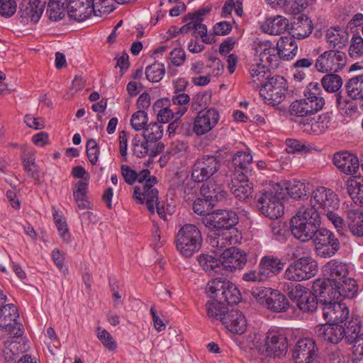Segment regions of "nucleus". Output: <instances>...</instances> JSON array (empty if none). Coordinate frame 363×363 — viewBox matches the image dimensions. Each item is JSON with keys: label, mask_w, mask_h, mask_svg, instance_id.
Here are the masks:
<instances>
[{"label": "nucleus", "mask_w": 363, "mask_h": 363, "mask_svg": "<svg viewBox=\"0 0 363 363\" xmlns=\"http://www.w3.org/2000/svg\"><path fill=\"white\" fill-rule=\"evenodd\" d=\"M324 279L316 280L313 291L320 297L352 298L357 291L356 281L348 277V264L338 259L328 262L322 268Z\"/></svg>", "instance_id": "nucleus-1"}, {"label": "nucleus", "mask_w": 363, "mask_h": 363, "mask_svg": "<svg viewBox=\"0 0 363 363\" xmlns=\"http://www.w3.org/2000/svg\"><path fill=\"white\" fill-rule=\"evenodd\" d=\"M339 206L338 196L331 189L320 186L312 191L310 205L306 208H313L317 211V213L325 215L337 231L343 233L345 230L344 219L336 213Z\"/></svg>", "instance_id": "nucleus-2"}, {"label": "nucleus", "mask_w": 363, "mask_h": 363, "mask_svg": "<svg viewBox=\"0 0 363 363\" xmlns=\"http://www.w3.org/2000/svg\"><path fill=\"white\" fill-rule=\"evenodd\" d=\"M320 225V216L313 208L302 206L290 220V230L292 235L302 242L313 239L317 228Z\"/></svg>", "instance_id": "nucleus-3"}, {"label": "nucleus", "mask_w": 363, "mask_h": 363, "mask_svg": "<svg viewBox=\"0 0 363 363\" xmlns=\"http://www.w3.org/2000/svg\"><path fill=\"white\" fill-rule=\"evenodd\" d=\"M203 238L199 228L194 224H184L177 232L176 248L184 257H191L201 248Z\"/></svg>", "instance_id": "nucleus-4"}, {"label": "nucleus", "mask_w": 363, "mask_h": 363, "mask_svg": "<svg viewBox=\"0 0 363 363\" xmlns=\"http://www.w3.org/2000/svg\"><path fill=\"white\" fill-rule=\"evenodd\" d=\"M137 182L140 185L134 187L133 198L136 203H145L150 213H154V201H157L158 191L154 186L157 183V178L150 176V172L144 169L137 172Z\"/></svg>", "instance_id": "nucleus-5"}, {"label": "nucleus", "mask_w": 363, "mask_h": 363, "mask_svg": "<svg viewBox=\"0 0 363 363\" xmlns=\"http://www.w3.org/2000/svg\"><path fill=\"white\" fill-rule=\"evenodd\" d=\"M6 296L0 290V329L8 332L14 337H21L23 334V325L17 322L19 313L12 303L6 304Z\"/></svg>", "instance_id": "nucleus-6"}, {"label": "nucleus", "mask_w": 363, "mask_h": 363, "mask_svg": "<svg viewBox=\"0 0 363 363\" xmlns=\"http://www.w3.org/2000/svg\"><path fill=\"white\" fill-rule=\"evenodd\" d=\"M319 103H313L306 97L293 101L289 106V116L291 121L303 126L309 125L314 121L313 116L323 108Z\"/></svg>", "instance_id": "nucleus-7"}, {"label": "nucleus", "mask_w": 363, "mask_h": 363, "mask_svg": "<svg viewBox=\"0 0 363 363\" xmlns=\"http://www.w3.org/2000/svg\"><path fill=\"white\" fill-rule=\"evenodd\" d=\"M286 91V80L281 76H274L262 84L259 94L266 104L276 106L284 100Z\"/></svg>", "instance_id": "nucleus-8"}, {"label": "nucleus", "mask_w": 363, "mask_h": 363, "mask_svg": "<svg viewBox=\"0 0 363 363\" xmlns=\"http://www.w3.org/2000/svg\"><path fill=\"white\" fill-rule=\"evenodd\" d=\"M312 240L316 254L323 258L333 257L340 248V241L335 234L325 228H317Z\"/></svg>", "instance_id": "nucleus-9"}, {"label": "nucleus", "mask_w": 363, "mask_h": 363, "mask_svg": "<svg viewBox=\"0 0 363 363\" xmlns=\"http://www.w3.org/2000/svg\"><path fill=\"white\" fill-rule=\"evenodd\" d=\"M317 272V262L311 257H302L289 266L284 277L288 280L301 281L313 277Z\"/></svg>", "instance_id": "nucleus-10"}, {"label": "nucleus", "mask_w": 363, "mask_h": 363, "mask_svg": "<svg viewBox=\"0 0 363 363\" xmlns=\"http://www.w3.org/2000/svg\"><path fill=\"white\" fill-rule=\"evenodd\" d=\"M347 63L346 54L339 50H329L320 54L315 62V67L322 73L337 72Z\"/></svg>", "instance_id": "nucleus-11"}, {"label": "nucleus", "mask_w": 363, "mask_h": 363, "mask_svg": "<svg viewBox=\"0 0 363 363\" xmlns=\"http://www.w3.org/2000/svg\"><path fill=\"white\" fill-rule=\"evenodd\" d=\"M220 162L214 155H203L194 162L191 170V179L195 182L207 181L220 169Z\"/></svg>", "instance_id": "nucleus-12"}, {"label": "nucleus", "mask_w": 363, "mask_h": 363, "mask_svg": "<svg viewBox=\"0 0 363 363\" xmlns=\"http://www.w3.org/2000/svg\"><path fill=\"white\" fill-rule=\"evenodd\" d=\"M336 298L320 297L319 308L328 323L340 324L349 317V309L345 303L335 301Z\"/></svg>", "instance_id": "nucleus-13"}, {"label": "nucleus", "mask_w": 363, "mask_h": 363, "mask_svg": "<svg viewBox=\"0 0 363 363\" xmlns=\"http://www.w3.org/2000/svg\"><path fill=\"white\" fill-rule=\"evenodd\" d=\"M257 206L266 217L277 219L284 213V206L280 199L272 191L259 192L255 195Z\"/></svg>", "instance_id": "nucleus-14"}, {"label": "nucleus", "mask_w": 363, "mask_h": 363, "mask_svg": "<svg viewBox=\"0 0 363 363\" xmlns=\"http://www.w3.org/2000/svg\"><path fill=\"white\" fill-rule=\"evenodd\" d=\"M203 223L209 230L223 231L235 226L238 222L237 213L231 210H218L203 217Z\"/></svg>", "instance_id": "nucleus-15"}, {"label": "nucleus", "mask_w": 363, "mask_h": 363, "mask_svg": "<svg viewBox=\"0 0 363 363\" xmlns=\"http://www.w3.org/2000/svg\"><path fill=\"white\" fill-rule=\"evenodd\" d=\"M318 347L311 338H303L295 345L292 357L296 363H313L318 357Z\"/></svg>", "instance_id": "nucleus-16"}, {"label": "nucleus", "mask_w": 363, "mask_h": 363, "mask_svg": "<svg viewBox=\"0 0 363 363\" xmlns=\"http://www.w3.org/2000/svg\"><path fill=\"white\" fill-rule=\"evenodd\" d=\"M222 272L224 271L233 272L243 268L247 262V255L245 251L235 247L225 249L220 256Z\"/></svg>", "instance_id": "nucleus-17"}, {"label": "nucleus", "mask_w": 363, "mask_h": 363, "mask_svg": "<svg viewBox=\"0 0 363 363\" xmlns=\"http://www.w3.org/2000/svg\"><path fill=\"white\" fill-rule=\"evenodd\" d=\"M219 113L213 108L200 111L194 121L193 131L201 135L211 130L217 125Z\"/></svg>", "instance_id": "nucleus-18"}, {"label": "nucleus", "mask_w": 363, "mask_h": 363, "mask_svg": "<svg viewBox=\"0 0 363 363\" xmlns=\"http://www.w3.org/2000/svg\"><path fill=\"white\" fill-rule=\"evenodd\" d=\"M287 338L278 332H269L265 339V352L267 356L279 357L287 350Z\"/></svg>", "instance_id": "nucleus-19"}, {"label": "nucleus", "mask_w": 363, "mask_h": 363, "mask_svg": "<svg viewBox=\"0 0 363 363\" xmlns=\"http://www.w3.org/2000/svg\"><path fill=\"white\" fill-rule=\"evenodd\" d=\"M343 233L337 231L340 235H346L347 230L356 238L363 237V212L359 209H350L346 213V220H344Z\"/></svg>", "instance_id": "nucleus-20"}, {"label": "nucleus", "mask_w": 363, "mask_h": 363, "mask_svg": "<svg viewBox=\"0 0 363 363\" xmlns=\"http://www.w3.org/2000/svg\"><path fill=\"white\" fill-rule=\"evenodd\" d=\"M344 332L343 325L331 323L318 325L315 328L318 337L332 344L340 342L344 338Z\"/></svg>", "instance_id": "nucleus-21"}, {"label": "nucleus", "mask_w": 363, "mask_h": 363, "mask_svg": "<svg viewBox=\"0 0 363 363\" xmlns=\"http://www.w3.org/2000/svg\"><path fill=\"white\" fill-rule=\"evenodd\" d=\"M222 323L231 333L238 335L243 334L247 327L245 315L240 311L233 309L223 317Z\"/></svg>", "instance_id": "nucleus-22"}, {"label": "nucleus", "mask_w": 363, "mask_h": 363, "mask_svg": "<svg viewBox=\"0 0 363 363\" xmlns=\"http://www.w3.org/2000/svg\"><path fill=\"white\" fill-rule=\"evenodd\" d=\"M333 160L335 166L346 174H355L359 167L358 158L347 151L335 153Z\"/></svg>", "instance_id": "nucleus-23"}, {"label": "nucleus", "mask_w": 363, "mask_h": 363, "mask_svg": "<svg viewBox=\"0 0 363 363\" xmlns=\"http://www.w3.org/2000/svg\"><path fill=\"white\" fill-rule=\"evenodd\" d=\"M200 191L203 197L213 203L215 206L216 203L224 201L228 196L223 184L213 179L203 184Z\"/></svg>", "instance_id": "nucleus-24"}, {"label": "nucleus", "mask_w": 363, "mask_h": 363, "mask_svg": "<svg viewBox=\"0 0 363 363\" xmlns=\"http://www.w3.org/2000/svg\"><path fill=\"white\" fill-rule=\"evenodd\" d=\"M284 265L285 263L277 257L264 256L259 264L260 274L267 279L279 274L284 269Z\"/></svg>", "instance_id": "nucleus-25"}, {"label": "nucleus", "mask_w": 363, "mask_h": 363, "mask_svg": "<svg viewBox=\"0 0 363 363\" xmlns=\"http://www.w3.org/2000/svg\"><path fill=\"white\" fill-rule=\"evenodd\" d=\"M295 38L291 35L279 38L277 43V50L281 59L291 60L297 55L298 45Z\"/></svg>", "instance_id": "nucleus-26"}, {"label": "nucleus", "mask_w": 363, "mask_h": 363, "mask_svg": "<svg viewBox=\"0 0 363 363\" xmlns=\"http://www.w3.org/2000/svg\"><path fill=\"white\" fill-rule=\"evenodd\" d=\"M234 240L230 233L217 230H210L207 236V241L215 252L229 247Z\"/></svg>", "instance_id": "nucleus-27"}, {"label": "nucleus", "mask_w": 363, "mask_h": 363, "mask_svg": "<svg viewBox=\"0 0 363 363\" xmlns=\"http://www.w3.org/2000/svg\"><path fill=\"white\" fill-rule=\"evenodd\" d=\"M169 105L167 99H161L155 101L152 106V111L160 124L169 123L173 118L177 119L180 117L176 115L175 109L169 108Z\"/></svg>", "instance_id": "nucleus-28"}, {"label": "nucleus", "mask_w": 363, "mask_h": 363, "mask_svg": "<svg viewBox=\"0 0 363 363\" xmlns=\"http://www.w3.org/2000/svg\"><path fill=\"white\" fill-rule=\"evenodd\" d=\"M289 21L283 16L268 18L262 25V30L270 35H280L289 28Z\"/></svg>", "instance_id": "nucleus-29"}, {"label": "nucleus", "mask_w": 363, "mask_h": 363, "mask_svg": "<svg viewBox=\"0 0 363 363\" xmlns=\"http://www.w3.org/2000/svg\"><path fill=\"white\" fill-rule=\"evenodd\" d=\"M313 29L312 21L306 16H298L293 23L291 35L298 39H303L310 35Z\"/></svg>", "instance_id": "nucleus-30"}, {"label": "nucleus", "mask_w": 363, "mask_h": 363, "mask_svg": "<svg viewBox=\"0 0 363 363\" xmlns=\"http://www.w3.org/2000/svg\"><path fill=\"white\" fill-rule=\"evenodd\" d=\"M348 33L340 27L330 28L327 30L326 40L333 50L341 49L348 41Z\"/></svg>", "instance_id": "nucleus-31"}, {"label": "nucleus", "mask_w": 363, "mask_h": 363, "mask_svg": "<svg viewBox=\"0 0 363 363\" xmlns=\"http://www.w3.org/2000/svg\"><path fill=\"white\" fill-rule=\"evenodd\" d=\"M265 301L264 306L275 313L286 311L289 306L286 297L278 291H270Z\"/></svg>", "instance_id": "nucleus-32"}, {"label": "nucleus", "mask_w": 363, "mask_h": 363, "mask_svg": "<svg viewBox=\"0 0 363 363\" xmlns=\"http://www.w3.org/2000/svg\"><path fill=\"white\" fill-rule=\"evenodd\" d=\"M201 267L210 274H223L220 259H217L207 254H201L198 257Z\"/></svg>", "instance_id": "nucleus-33"}, {"label": "nucleus", "mask_w": 363, "mask_h": 363, "mask_svg": "<svg viewBox=\"0 0 363 363\" xmlns=\"http://www.w3.org/2000/svg\"><path fill=\"white\" fill-rule=\"evenodd\" d=\"M230 281L224 278H216L208 281L207 284L208 292L213 299L219 300L223 298L225 292L228 288V284Z\"/></svg>", "instance_id": "nucleus-34"}, {"label": "nucleus", "mask_w": 363, "mask_h": 363, "mask_svg": "<svg viewBox=\"0 0 363 363\" xmlns=\"http://www.w3.org/2000/svg\"><path fill=\"white\" fill-rule=\"evenodd\" d=\"M269 69L265 65L262 63H256L252 65L250 69V76L252 78V86L254 88H259V86L266 82L267 79H269L267 73Z\"/></svg>", "instance_id": "nucleus-35"}, {"label": "nucleus", "mask_w": 363, "mask_h": 363, "mask_svg": "<svg viewBox=\"0 0 363 363\" xmlns=\"http://www.w3.org/2000/svg\"><path fill=\"white\" fill-rule=\"evenodd\" d=\"M345 89L350 99H363V74L350 79L345 84Z\"/></svg>", "instance_id": "nucleus-36"}, {"label": "nucleus", "mask_w": 363, "mask_h": 363, "mask_svg": "<svg viewBox=\"0 0 363 363\" xmlns=\"http://www.w3.org/2000/svg\"><path fill=\"white\" fill-rule=\"evenodd\" d=\"M206 309L209 318L220 321H222L223 317H225V314L229 312L225 303L216 299L208 301L206 303Z\"/></svg>", "instance_id": "nucleus-37"}, {"label": "nucleus", "mask_w": 363, "mask_h": 363, "mask_svg": "<svg viewBox=\"0 0 363 363\" xmlns=\"http://www.w3.org/2000/svg\"><path fill=\"white\" fill-rule=\"evenodd\" d=\"M45 1L40 0H30L28 6L23 11V16L37 23L44 11Z\"/></svg>", "instance_id": "nucleus-38"}, {"label": "nucleus", "mask_w": 363, "mask_h": 363, "mask_svg": "<svg viewBox=\"0 0 363 363\" xmlns=\"http://www.w3.org/2000/svg\"><path fill=\"white\" fill-rule=\"evenodd\" d=\"M347 190L352 201L357 205L363 206V178L349 180Z\"/></svg>", "instance_id": "nucleus-39"}, {"label": "nucleus", "mask_w": 363, "mask_h": 363, "mask_svg": "<svg viewBox=\"0 0 363 363\" xmlns=\"http://www.w3.org/2000/svg\"><path fill=\"white\" fill-rule=\"evenodd\" d=\"M313 292L314 294L308 291L300 298L296 304L299 310L303 312H313L318 308L319 301H318L317 296L320 297V295L316 294L315 291Z\"/></svg>", "instance_id": "nucleus-40"}, {"label": "nucleus", "mask_w": 363, "mask_h": 363, "mask_svg": "<svg viewBox=\"0 0 363 363\" xmlns=\"http://www.w3.org/2000/svg\"><path fill=\"white\" fill-rule=\"evenodd\" d=\"M303 94L305 97L313 100V103L318 102V106L323 108L325 101L322 96L323 91L318 82H311L304 90Z\"/></svg>", "instance_id": "nucleus-41"}, {"label": "nucleus", "mask_w": 363, "mask_h": 363, "mask_svg": "<svg viewBox=\"0 0 363 363\" xmlns=\"http://www.w3.org/2000/svg\"><path fill=\"white\" fill-rule=\"evenodd\" d=\"M163 132L162 125L152 122L144 128L143 138L150 143L157 142L162 138Z\"/></svg>", "instance_id": "nucleus-42"}, {"label": "nucleus", "mask_w": 363, "mask_h": 363, "mask_svg": "<svg viewBox=\"0 0 363 363\" xmlns=\"http://www.w3.org/2000/svg\"><path fill=\"white\" fill-rule=\"evenodd\" d=\"M232 194L240 201H247L252 196L253 185L250 182L230 186Z\"/></svg>", "instance_id": "nucleus-43"}, {"label": "nucleus", "mask_w": 363, "mask_h": 363, "mask_svg": "<svg viewBox=\"0 0 363 363\" xmlns=\"http://www.w3.org/2000/svg\"><path fill=\"white\" fill-rule=\"evenodd\" d=\"M321 84L326 91L333 93L340 89L342 85V79L337 74H327L322 78Z\"/></svg>", "instance_id": "nucleus-44"}, {"label": "nucleus", "mask_w": 363, "mask_h": 363, "mask_svg": "<svg viewBox=\"0 0 363 363\" xmlns=\"http://www.w3.org/2000/svg\"><path fill=\"white\" fill-rule=\"evenodd\" d=\"M285 189L287 194L295 199H301L307 192L305 184L297 180L288 181L285 184Z\"/></svg>", "instance_id": "nucleus-45"}, {"label": "nucleus", "mask_w": 363, "mask_h": 363, "mask_svg": "<svg viewBox=\"0 0 363 363\" xmlns=\"http://www.w3.org/2000/svg\"><path fill=\"white\" fill-rule=\"evenodd\" d=\"M252 162V156L250 153L239 151L235 153L232 160V164L234 168L242 169L246 172H251L249 166Z\"/></svg>", "instance_id": "nucleus-46"}, {"label": "nucleus", "mask_w": 363, "mask_h": 363, "mask_svg": "<svg viewBox=\"0 0 363 363\" xmlns=\"http://www.w3.org/2000/svg\"><path fill=\"white\" fill-rule=\"evenodd\" d=\"M165 68L162 63H154L146 67L145 76L147 79L152 82H158L164 77Z\"/></svg>", "instance_id": "nucleus-47"}, {"label": "nucleus", "mask_w": 363, "mask_h": 363, "mask_svg": "<svg viewBox=\"0 0 363 363\" xmlns=\"http://www.w3.org/2000/svg\"><path fill=\"white\" fill-rule=\"evenodd\" d=\"M330 121L331 118L329 113H323L318 116L316 121H313L310 123L311 130L317 135L323 133L328 129Z\"/></svg>", "instance_id": "nucleus-48"}, {"label": "nucleus", "mask_w": 363, "mask_h": 363, "mask_svg": "<svg viewBox=\"0 0 363 363\" xmlns=\"http://www.w3.org/2000/svg\"><path fill=\"white\" fill-rule=\"evenodd\" d=\"M344 330V338L347 343L352 344L359 335V322L357 319L350 320L347 323H345Z\"/></svg>", "instance_id": "nucleus-49"}, {"label": "nucleus", "mask_w": 363, "mask_h": 363, "mask_svg": "<svg viewBox=\"0 0 363 363\" xmlns=\"http://www.w3.org/2000/svg\"><path fill=\"white\" fill-rule=\"evenodd\" d=\"M189 101V96L184 93H180L172 96V105L179 106L175 108V113L177 116L181 117L186 112Z\"/></svg>", "instance_id": "nucleus-50"}, {"label": "nucleus", "mask_w": 363, "mask_h": 363, "mask_svg": "<svg viewBox=\"0 0 363 363\" xmlns=\"http://www.w3.org/2000/svg\"><path fill=\"white\" fill-rule=\"evenodd\" d=\"M241 299V294L235 284L230 282L228 284V288L223 298L220 301L228 305H235L239 303Z\"/></svg>", "instance_id": "nucleus-51"}, {"label": "nucleus", "mask_w": 363, "mask_h": 363, "mask_svg": "<svg viewBox=\"0 0 363 363\" xmlns=\"http://www.w3.org/2000/svg\"><path fill=\"white\" fill-rule=\"evenodd\" d=\"M215 206L213 203H211L210 201L207 200L206 198H199L194 201L193 203V211L195 213L200 216H203L204 217L208 215L211 214V210Z\"/></svg>", "instance_id": "nucleus-52"}, {"label": "nucleus", "mask_w": 363, "mask_h": 363, "mask_svg": "<svg viewBox=\"0 0 363 363\" xmlns=\"http://www.w3.org/2000/svg\"><path fill=\"white\" fill-rule=\"evenodd\" d=\"M148 143L149 141L144 138H142L138 135L135 136L132 140L133 154L139 158L145 157L149 150Z\"/></svg>", "instance_id": "nucleus-53"}, {"label": "nucleus", "mask_w": 363, "mask_h": 363, "mask_svg": "<svg viewBox=\"0 0 363 363\" xmlns=\"http://www.w3.org/2000/svg\"><path fill=\"white\" fill-rule=\"evenodd\" d=\"M96 336L102 345L109 351H114L117 347V344L112 335L105 329L97 327Z\"/></svg>", "instance_id": "nucleus-54"}, {"label": "nucleus", "mask_w": 363, "mask_h": 363, "mask_svg": "<svg viewBox=\"0 0 363 363\" xmlns=\"http://www.w3.org/2000/svg\"><path fill=\"white\" fill-rule=\"evenodd\" d=\"M272 238L281 242H285L289 235V229L285 223L280 221L274 222L271 225Z\"/></svg>", "instance_id": "nucleus-55"}, {"label": "nucleus", "mask_w": 363, "mask_h": 363, "mask_svg": "<svg viewBox=\"0 0 363 363\" xmlns=\"http://www.w3.org/2000/svg\"><path fill=\"white\" fill-rule=\"evenodd\" d=\"M255 50L257 53H259V60L264 62L269 61L271 57L274 55L275 48L269 41H262L257 44Z\"/></svg>", "instance_id": "nucleus-56"}, {"label": "nucleus", "mask_w": 363, "mask_h": 363, "mask_svg": "<svg viewBox=\"0 0 363 363\" xmlns=\"http://www.w3.org/2000/svg\"><path fill=\"white\" fill-rule=\"evenodd\" d=\"M235 10L238 16H241L243 13L242 2L240 0H227L221 11V16L223 17H228Z\"/></svg>", "instance_id": "nucleus-57"}, {"label": "nucleus", "mask_w": 363, "mask_h": 363, "mask_svg": "<svg viewBox=\"0 0 363 363\" xmlns=\"http://www.w3.org/2000/svg\"><path fill=\"white\" fill-rule=\"evenodd\" d=\"M147 121V113L144 110H139L133 114L130 125L135 130H140L145 128Z\"/></svg>", "instance_id": "nucleus-58"}, {"label": "nucleus", "mask_w": 363, "mask_h": 363, "mask_svg": "<svg viewBox=\"0 0 363 363\" xmlns=\"http://www.w3.org/2000/svg\"><path fill=\"white\" fill-rule=\"evenodd\" d=\"M47 13L51 21H57L65 16V5L49 2Z\"/></svg>", "instance_id": "nucleus-59"}, {"label": "nucleus", "mask_w": 363, "mask_h": 363, "mask_svg": "<svg viewBox=\"0 0 363 363\" xmlns=\"http://www.w3.org/2000/svg\"><path fill=\"white\" fill-rule=\"evenodd\" d=\"M349 53L352 57L363 55V38L359 34H354L351 40Z\"/></svg>", "instance_id": "nucleus-60"}, {"label": "nucleus", "mask_w": 363, "mask_h": 363, "mask_svg": "<svg viewBox=\"0 0 363 363\" xmlns=\"http://www.w3.org/2000/svg\"><path fill=\"white\" fill-rule=\"evenodd\" d=\"M88 185V182L84 180H80L74 184L73 196L77 203L86 201Z\"/></svg>", "instance_id": "nucleus-61"}, {"label": "nucleus", "mask_w": 363, "mask_h": 363, "mask_svg": "<svg viewBox=\"0 0 363 363\" xmlns=\"http://www.w3.org/2000/svg\"><path fill=\"white\" fill-rule=\"evenodd\" d=\"M53 218L55 220V225L61 238L66 242L69 241L70 235L68 232L66 221L62 218V216L58 214L57 212L53 213Z\"/></svg>", "instance_id": "nucleus-62"}, {"label": "nucleus", "mask_w": 363, "mask_h": 363, "mask_svg": "<svg viewBox=\"0 0 363 363\" xmlns=\"http://www.w3.org/2000/svg\"><path fill=\"white\" fill-rule=\"evenodd\" d=\"M86 152L91 164H96L99 159V147L94 139H89L87 140L86 145Z\"/></svg>", "instance_id": "nucleus-63"}, {"label": "nucleus", "mask_w": 363, "mask_h": 363, "mask_svg": "<svg viewBox=\"0 0 363 363\" xmlns=\"http://www.w3.org/2000/svg\"><path fill=\"white\" fill-rule=\"evenodd\" d=\"M325 363H348V358L342 350L335 349L328 353Z\"/></svg>", "instance_id": "nucleus-64"}]
</instances>
